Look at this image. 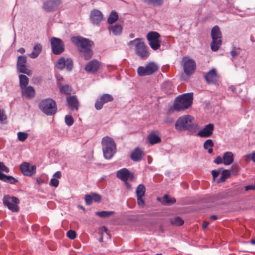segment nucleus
Segmentation results:
<instances>
[{
  "mask_svg": "<svg viewBox=\"0 0 255 255\" xmlns=\"http://www.w3.org/2000/svg\"><path fill=\"white\" fill-rule=\"evenodd\" d=\"M72 42L77 47L80 55L85 60H88L93 55V51L92 47L94 45V42L80 36H74L71 38Z\"/></svg>",
  "mask_w": 255,
  "mask_h": 255,
  "instance_id": "1",
  "label": "nucleus"
},
{
  "mask_svg": "<svg viewBox=\"0 0 255 255\" xmlns=\"http://www.w3.org/2000/svg\"><path fill=\"white\" fill-rule=\"evenodd\" d=\"M193 99L192 93H186L179 96L176 98L173 106L170 107L169 111L170 112L174 110L179 112L186 110L191 106Z\"/></svg>",
  "mask_w": 255,
  "mask_h": 255,
  "instance_id": "2",
  "label": "nucleus"
},
{
  "mask_svg": "<svg viewBox=\"0 0 255 255\" xmlns=\"http://www.w3.org/2000/svg\"><path fill=\"white\" fill-rule=\"evenodd\" d=\"M196 128V125L194 123V118L189 115L178 118L175 124V129L180 131L183 130L191 131Z\"/></svg>",
  "mask_w": 255,
  "mask_h": 255,
  "instance_id": "3",
  "label": "nucleus"
},
{
  "mask_svg": "<svg viewBox=\"0 0 255 255\" xmlns=\"http://www.w3.org/2000/svg\"><path fill=\"white\" fill-rule=\"evenodd\" d=\"M102 145L104 157L107 159H111L117 151L116 144L113 139L108 136L103 137Z\"/></svg>",
  "mask_w": 255,
  "mask_h": 255,
  "instance_id": "4",
  "label": "nucleus"
},
{
  "mask_svg": "<svg viewBox=\"0 0 255 255\" xmlns=\"http://www.w3.org/2000/svg\"><path fill=\"white\" fill-rule=\"evenodd\" d=\"M133 44L135 46V52L137 56L143 59H146L149 56L150 53L148 47L144 42L140 41L139 38H135L128 43L129 47H131Z\"/></svg>",
  "mask_w": 255,
  "mask_h": 255,
  "instance_id": "5",
  "label": "nucleus"
},
{
  "mask_svg": "<svg viewBox=\"0 0 255 255\" xmlns=\"http://www.w3.org/2000/svg\"><path fill=\"white\" fill-rule=\"evenodd\" d=\"M39 107L42 112L48 116L54 115L57 112L56 103L51 99H46L40 101Z\"/></svg>",
  "mask_w": 255,
  "mask_h": 255,
  "instance_id": "6",
  "label": "nucleus"
},
{
  "mask_svg": "<svg viewBox=\"0 0 255 255\" xmlns=\"http://www.w3.org/2000/svg\"><path fill=\"white\" fill-rule=\"evenodd\" d=\"M212 41L211 43V49L213 51H217L222 44V35L218 26H214L211 30Z\"/></svg>",
  "mask_w": 255,
  "mask_h": 255,
  "instance_id": "7",
  "label": "nucleus"
},
{
  "mask_svg": "<svg viewBox=\"0 0 255 255\" xmlns=\"http://www.w3.org/2000/svg\"><path fill=\"white\" fill-rule=\"evenodd\" d=\"M159 69V66L155 62L147 63L145 67L139 66L137 69V72L139 76H148L156 72Z\"/></svg>",
  "mask_w": 255,
  "mask_h": 255,
  "instance_id": "8",
  "label": "nucleus"
},
{
  "mask_svg": "<svg viewBox=\"0 0 255 255\" xmlns=\"http://www.w3.org/2000/svg\"><path fill=\"white\" fill-rule=\"evenodd\" d=\"M3 204L7 206V208L13 212H16L19 210L18 204L19 200L18 198L9 195H4L2 200Z\"/></svg>",
  "mask_w": 255,
  "mask_h": 255,
  "instance_id": "9",
  "label": "nucleus"
},
{
  "mask_svg": "<svg viewBox=\"0 0 255 255\" xmlns=\"http://www.w3.org/2000/svg\"><path fill=\"white\" fill-rule=\"evenodd\" d=\"M160 35L157 32L150 31L146 35L148 44L154 50L158 49L160 47L161 41L159 40Z\"/></svg>",
  "mask_w": 255,
  "mask_h": 255,
  "instance_id": "10",
  "label": "nucleus"
},
{
  "mask_svg": "<svg viewBox=\"0 0 255 255\" xmlns=\"http://www.w3.org/2000/svg\"><path fill=\"white\" fill-rule=\"evenodd\" d=\"M183 70L185 73L190 76L195 71L196 65L195 61L187 57H184L182 59Z\"/></svg>",
  "mask_w": 255,
  "mask_h": 255,
  "instance_id": "11",
  "label": "nucleus"
},
{
  "mask_svg": "<svg viewBox=\"0 0 255 255\" xmlns=\"http://www.w3.org/2000/svg\"><path fill=\"white\" fill-rule=\"evenodd\" d=\"M27 57L21 55L17 57L16 63L17 70L19 73L25 74L28 76L32 75V71L26 67Z\"/></svg>",
  "mask_w": 255,
  "mask_h": 255,
  "instance_id": "12",
  "label": "nucleus"
},
{
  "mask_svg": "<svg viewBox=\"0 0 255 255\" xmlns=\"http://www.w3.org/2000/svg\"><path fill=\"white\" fill-rule=\"evenodd\" d=\"M52 52L55 55H59L64 50L62 41L58 38L53 37L50 39Z\"/></svg>",
  "mask_w": 255,
  "mask_h": 255,
  "instance_id": "13",
  "label": "nucleus"
},
{
  "mask_svg": "<svg viewBox=\"0 0 255 255\" xmlns=\"http://www.w3.org/2000/svg\"><path fill=\"white\" fill-rule=\"evenodd\" d=\"M61 3V0H45L43 3L42 8L47 12H53L57 9Z\"/></svg>",
  "mask_w": 255,
  "mask_h": 255,
  "instance_id": "14",
  "label": "nucleus"
},
{
  "mask_svg": "<svg viewBox=\"0 0 255 255\" xmlns=\"http://www.w3.org/2000/svg\"><path fill=\"white\" fill-rule=\"evenodd\" d=\"M56 66L59 70H61L66 68L67 71H70L73 67V61L71 58L66 59L64 57H62L58 60Z\"/></svg>",
  "mask_w": 255,
  "mask_h": 255,
  "instance_id": "15",
  "label": "nucleus"
},
{
  "mask_svg": "<svg viewBox=\"0 0 255 255\" xmlns=\"http://www.w3.org/2000/svg\"><path fill=\"white\" fill-rule=\"evenodd\" d=\"M114 98L111 95L109 94H103L100 97V99L96 101L95 107L96 110H100L102 109L104 104L112 102Z\"/></svg>",
  "mask_w": 255,
  "mask_h": 255,
  "instance_id": "16",
  "label": "nucleus"
},
{
  "mask_svg": "<svg viewBox=\"0 0 255 255\" xmlns=\"http://www.w3.org/2000/svg\"><path fill=\"white\" fill-rule=\"evenodd\" d=\"M20 170L25 176H31L36 172V166L30 165L27 162H24L20 165Z\"/></svg>",
  "mask_w": 255,
  "mask_h": 255,
  "instance_id": "17",
  "label": "nucleus"
},
{
  "mask_svg": "<svg viewBox=\"0 0 255 255\" xmlns=\"http://www.w3.org/2000/svg\"><path fill=\"white\" fill-rule=\"evenodd\" d=\"M101 68V63L98 60L94 59L87 63L84 69L88 72L95 73Z\"/></svg>",
  "mask_w": 255,
  "mask_h": 255,
  "instance_id": "18",
  "label": "nucleus"
},
{
  "mask_svg": "<svg viewBox=\"0 0 255 255\" xmlns=\"http://www.w3.org/2000/svg\"><path fill=\"white\" fill-rule=\"evenodd\" d=\"M145 188L143 184H139L136 189V195L137 196V202L139 206L143 207L144 201L142 197L144 196Z\"/></svg>",
  "mask_w": 255,
  "mask_h": 255,
  "instance_id": "19",
  "label": "nucleus"
},
{
  "mask_svg": "<svg viewBox=\"0 0 255 255\" xmlns=\"http://www.w3.org/2000/svg\"><path fill=\"white\" fill-rule=\"evenodd\" d=\"M214 129V125L209 124L198 132L197 135L201 137H209L213 134Z\"/></svg>",
  "mask_w": 255,
  "mask_h": 255,
  "instance_id": "20",
  "label": "nucleus"
},
{
  "mask_svg": "<svg viewBox=\"0 0 255 255\" xmlns=\"http://www.w3.org/2000/svg\"><path fill=\"white\" fill-rule=\"evenodd\" d=\"M104 16L99 10L94 9L90 12V19L94 24L98 25L103 19Z\"/></svg>",
  "mask_w": 255,
  "mask_h": 255,
  "instance_id": "21",
  "label": "nucleus"
},
{
  "mask_svg": "<svg viewBox=\"0 0 255 255\" xmlns=\"http://www.w3.org/2000/svg\"><path fill=\"white\" fill-rule=\"evenodd\" d=\"M117 176L119 179L123 181L126 184H128V180L129 177L130 178L133 177V175L130 174L129 171L126 168H123L119 170L117 172Z\"/></svg>",
  "mask_w": 255,
  "mask_h": 255,
  "instance_id": "22",
  "label": "nucleus"
},
{
  "mask_svg": "<svg viewBox=\"0 0 255 255\" xmlns=\"http://www.w3.org/2000/svg\"><path fill=\"white\" fill-rule=\"evenodd\" d=\"M68 107L72 111H78L79 103L76 96H69L66 98Z\"/></svg>",
  "mask_w": 255,
  "mask_h": 255,
  "instance_id": "23",
  "label": "nucleus"
},
{
  "mask_svg": "<svg viewBox=\"0 0 255 255\" xmlns=\"http://www.w3.org/2000/svg\"><path fill=\"white\" fill-rule=\"evenodd\" d=\"M205 79L209 84L215 83L218 79V76L215 69L209 71L205 75Z\"/></svg>",
  "mask_w": 255,
  "mask_h": 255,
  "instance_id": "24",
  "label": "nucleus"
},
{
  "mask_svg": "<svg viewBox=\"0 0 255 255\" xmlns=\"http://www.w3.org/2000/svg\"><path fill=\"white\" fill-rule=\"evenodd\" d=\"M21 90L23 97L27 99H31L34 97L35 90L32 86H26Z\"/></svg>",
  "mask_w": 255,
  "mask_h": 255,
  "instance_id": "25",
  "label": "nucleus"
},
{
  "mask_svg": "<svg viewBox=\"0 0 255 255\" xmlns=\"http://www.w3.org/2000/svg\"><path fill=\"white\" fill-rule=\"evenodd\" d=\"M143 155V151L140 148L137 147L132 152L130 158L134 161H139L142 159Z\"/></svg>",
  "mask_w": 255,
  "mask_h": 255,
  "instance_id": "26",
  "label": "nucleus"
},
{
  "mask_svg": "<svg viewBox=\"0 0 255 255\" xmlns=\"http://www.w3.org/2000/svg\"><path fill=\"white\" fill-rule=\"evenodd\" d=\"M223 164L226 165H231L234 161V155L231 151L224 153L223 156Z\"/></svg>",
  "mask_w": 255,
  "mask_h": 255,
  "instance_id": "27",
  "label": "nucleus"
},
{
  "mask_svg": "<svg viewBox=\"0 0 255 255\" xmlns=\"http://www.w3.org/2000/svg\"><path fill=\"white\" fill-rule=\"evenodd\" d=\"M41 50L42 45L39 43H37L34 46L32 52L29 54L28 56L31 58H35L39 55Z\"/></svg>",
  "mask_w": 255,
  "mask_h": 255,
  "instance_id": "28",
  "label": "nucleus"
},
{
  "mask_svg": "<svg viewBox=\"0 0 255 255\" xmlns=\"http://www.w3.org/2000/svg\"><path fill=\"white\" fill-rule=\"evenodd\" d=\"M0 180L5 182H8L10 184H15L18 180L13 177L10 175H6L0 172Z\"/></svg>",
  "mask_w": 255,
  "mask_h": 255,
  "instance_id": "29",
  "label": "nucleus"
},
{
  "mask_svg": "<svg viewBox=\"0 0 255 255\" xmlns=\"http://www.w3.org/2000/svg\"><path fill=\"white\" fill-rule=\"evenodd\" d=\"M231 176V171L230 170H224L222 173L221 176L217 180L218 183L224 182Z\"/></svg>",
  "mask_w": 255,
  "mask_h": 255,
  "instance_id": "30",
  "label": "nucleus"
},
{
  "mask_svg": "<svg viewBox=\"0 0 255 255\" xmlns=\"http://www.w3.org/2000/svg\"><path fill=\"white\" fill-rule=\"evenodd\" d=\"M149 143L151 144L159 143L161 141L160 138L153 133H150L147 137Z\"/></svg>",
  "mask_w": 255,
  "mask_h": 255,
  "instance_id": "31",
  "label": "nucleus"
},
{
  "mask_svg": "<svg viewBox=\"0 0 255 255\" xmlns=\"http://www.w3.org/2000/svg\"><path fill=\"white\" fill-rule=\"evenodd\" d=\"M19 79L20 89H23L27 86L29 82V79L25 75H20L19 76Z\"/></svg>",
  "mask_w": 255,
  "mask_h": 255,
  "instance_id": "32",
  "label": "nucleus"
},
{
  "mask_svg": "<svg viewBox=\"0 0 255 255\" xmlns=\"http://www.w3.org/2000/svg\"><path fill=\"white\" fill-rule=\"evenodd\" d=\"M58 87L61 93L66 95H70L72 92V88L68 85L62 86L58 83Z\"/></svg>",
  "mask_w": 255,
  "mask_h": 255,
  "instance_id": "33",
  "label": "nucleus"
},
{
  "mask_svg": "<svg viewBox=\"0 0 255 255\" xmlns=\"http://www.w3.org/2000/svg\"><path fill=\"white\" fill-rule=\"evenodd\" d=\"M170 223L175 226H179L184 224V221L179 217H175L170 219Z\"/></svg>",
  "mask_w": 255,
  "mask_h": 255,
  "instance_id": "34",
  "label": "nucleus"
},
{
  "mask_svg": "<svg viewBox=\"0 0 255 255\" xmlns=\"http://www.w3.org/2000/svg\"><path fill=\"white\" fill-rule=\"evenodd\" d=\"M109 30L113 32L115 35H119L121 33L122 31V27L121 24H116L114 26H112L109 28Z\"/></svg>",
  "mask_w": 255,
  "mask_h": 255,
  "instance_id": "35",
  "label": "nucleus"
},
{
  "mask_svg": "<svg viewBox=\"0 0 255 255\" xmlns=\"http://www.w3.org/2000/svg\"><path fill=\"white\" fill-rule=\"evenodd\" d=\"M143 1L147 4L153 6H161L163 3L162 0H143Z\"/></svg>",
  "mask_w": 255,
  "mask_h": 255,
  "instance_id": "36",
  "label": "nucleus"
},
{
  "mask_svg": "<svg viewBox=\"0 0 255 255\" xmlns=\"http://www.w3.org/2000/svg\"><path fill=\"white\" fill-rule=\"evenodd\" d=\"M119 16L116 11H113L108 18L109 23L112 24L116 22L118 19Z\"/></svg>",
  "mask_w": 255,
  "mask_h": 255,
  "instance_id": "37",
  "label": "nucleus"
},
{
  "mask_svg": "<svg viewBox=\"0 0 255 255\" xmlns=\"http://www.w3.org/2000/svg\"><path fill=\"white\" fill-rule=\"evenodd\" d=\"M163 199L164 202V205H170L176 202V199L174 198H170L167 194L164 195Z\"/></svg>",
  "mask_w": 255,
  "mask_h": 255,
  "instance_id": "38",
  "label": "nucleus"
},
{
  "mask_svg": "<svg viewBox=\"0 0 255 255\" xmlns=\"http://www.w3.org/2000/svg\"><path fill=\"white\" fill-rule=\"evenodd\" d=\"M114 212L113 211H101V212H97L96 213V215H98L101 217H107L111 216L113 214Z\"/></svg>",
  "mask_w": 255,
  "mask_h": 255,
  "instance_id": "39",
  "label": "nucleus"
},
{
  "mask_svg": "<svg viewBox=\"0 0 255 255\" xmlns=\"http://www.w3.org/2000/svg\"><path fill=\"white\" fill-rule=\"evenodd\" d=\"M28 137V134L24 132L19 131L17 133V138L20 141H25Z\"/></svg>",
  "mask_w": 255,
  "mask_h": 255,
  "instance_id": "40",
  "label": "nucleus"
},
{
  "mask_svg": "<svg viewBox=\"0 0 255 255\" xmlns=\"http://www.w3.org/2000/svg\"><path fill=\"white\" fill-rule=\"evenodd\" d=\"M65 121L66 125L68 126H71L74 123L73 118L71 116L66 115L65 117Z\"/></svg>",
  "mask_w": 255,
  "mask_h": 255,
  "instance_id": "41",
  "label": "nucleus"
},
{
  "mask_svg": "<svg viewBox=\"0 0 255 255\" xmlns=\"http://www.w3.org/2000/svg\"><path fill=\"white\" fill-rule=\"evenodd\" d=\"M204 148L207 149L209 147H213L214 146V143L212 139H209L205 141L203 145Z\"/></svg>",
  "mask_w": 255,
  "mask_h": 255,
  "instance_id": "42",
  "label": "nucleus"
},
{
  "mask_svg": "<svg viewBox=\"0 0 255 255\" xmlns=\"http://www.w3.org/2000/svg\"><path fill=\"white\" fill-rule=\"evenodd\" d=\"M67 236L71 240H74L76 237V233L75 231L69 230L67 232Z\"/></svg>",
  "mask_w": 255,
  "mask_h": 255,
  "instance_id": "43",
  "label": "nucleus"
},
{
  "mask_svg": "<svg viewBox=\"0 0 255 255\" xmlns=\"http://www.w3.org/2000/svg\"><path fill=\"white\" fill-rule=\"evenodd\" d=\"M239 49L237 48L236 47H233L231 51L232 59H234L236 56H237L239 54Z\"/></svg>",
  "mask_w": 255,
  "mask_h": 255,
  "instance_id": "44",
  "label": "nucleus"
},
{
  "mask_svg": "<svg viewBox=\"0 0 255 255\" xmlns=\"http://www.w3.org/2000/svg\"><path fill=\"white\" fill-rule=\"evenodd\" d=\"M92 200L95 202H99L101 200V196L98 193H92Z\"/></svg>",
  "mask_w": 255,
  "mask_h": 255,
  "instance_id": "45",
  "label": "nucleus"
},
{
  "mask_svg": "<svg viewBox=\"0 0 255 255\" xmlns=\"http://www.w3.org/2000/svg\"><path fill=\"white\" fill-rule=\"evenodd\" d=\"M85 203L87 205H90L92 203V196L91 195L87 194L85 196Z\"/></svg>",
  "mask_w": 255,
  "mask_h": 255,
  "instance_id": "46",
  "label": "nucleus"
},
{
  "mask_svg": "<svg viewBox=\"0 0 255 255\" xmlns=\"http://www.w3.org/2000/svg\"><path fill=\"white\" fill-rule=\"evenodd\" d=\"M59 185V180L55 178H52L50 180V185L54 187H57Z\"/></svg>",
  "mask_w": 255,
  "mask_h": 255,
  "instance_id": "47",
  "label": "nucleus"
},
{
  "mask_svg": "<svg viewBox=\"0 0 255 255\" xmlns=\"http://www.w3.org/2000/svg\"><path fill=\"white\" fill-rule=\"evenodd\" d=\"M221 169L213 170L212 171L211 174H212V175L213 177V181H215L216 178H217L218 176V175L221 173Z\"/></svg>",
  "mask_w": 255,
  "mask_h": 255,
  "instance_id": "48",
  "label": "nucleus"
},
{
  "mask_svg": "<svg viewBox=\"0 0 255 255\" xmlns=\"http://www.w3.org/2000/svg\"><path fill=\"white\" fill-rule=\"evenodd\" d=\"M0 170L2 171L8 173L9 172L8 168L3 163L0 161Z\"/></svg>",
  "mask_w": 255,
  "mask_h": 255,
  "instance_id": "49",
  "label": "nucleus"
},
{
  "mask_svg": "<svg viewBox=\"0 0 255 255\" xmlns=\"http://www.w3.org/2000/svg\"><path fill=\"white\" fill-rule=\"evenodd\" d=\"M214 162L217 164L223 163V158L220 156H218L214 160Z\"/></svg>",
  "mask_w": 255,
  "mask_h": 255,
  "instance_id": "50",
  "label": "nucleus"
},
{
  "mask_svg": "<svg viewBox=\"0 0 255 255\" xmlns=\"http://www.w3.org/2000/svg\"><path fill=\"white\" fill-rule=\"evenodd\" d=\"M101 231H104V232H105L106 233V234L109 237V238H110V233L108 231V229H107V228H106L105 226H103L102 227V228H101Z\"/></svg>",
  "mask_w": 255,
  "mask_h": 255,
  "instance_id": "51",
  "label": "nucleus"
},
{
  "mask_svg": "<svg viewBox=\"0 0 255 255\" xmlns=\"http://www.w3.org/2000/svg\"><path fill=\"white\" fill-rule=\"evenodd\" d=\"M53 177H54V178L57 179L58 180V179H60L61 177V172L57 171L53 175Z\"/></svg>",
  "mask_w": 255,
  "mask_h": 255,
  "instance_id": "52",
  "label": "nucleus"
},
{
  "mask_svg": "<svg viewBox=\"0 0 255 255\" xmlns=\"http://www.w3.org/2000/svg\"><path fill=\"white\" fill-rule=\"evenodd\" d=\"M239 168V166L237 163H234L232 166V169L230 170L231 172H233V170H238Z\"/></svg>",
  "mask_w": 255,
  "mask_h": 255,
  "instance_id": "53",
  "label": "nucleus"
},
{
  "mask_svg": "<svg viewBox=\"0 0 255 255\" xmlns=\"http://www.w3.org/2000/svg\"><path fill=\"white\" fill-rule=\"evenodd\" d=\"M5 119H6V117L4 115L3 111H1L0 110V121H4Z\"/></svg>",
  "mask_w": 255,
  "mask_h": 255,
  "instance_id": "54",
  "label": "nucleus"
},
{
  "mask_svg": "<svg viewBox=\"0 0 255 255\" xmlns=\"http://www.w3.org/2000/svg\"><path fill=\"white\" fill-rule=\"evenodd\" d=\"M245 189L246 191H248L249 190H255V185H251L246 186L245 187Z\"/></svg>",
  "mask_w": 255,
  "mask_h": 255,
  "instance_id": "55",
  "label": "nucleus"
},
{
  "mask_svg": "<svg viewBox=\"0 0 255 255\" xmlns=\"http://www.w3.org/2000/svg\"><path fill=\"white\" fill-rule=\"evenodd\" d=\"M209 225V223L207 222H204L202 224V228L204 230L206 229Z\"/></svg>",
  "mask_w": 255,
  "mask_h": 255,
  "instance_id": "56",
  "label": "nucleus"
},
{
  "mask_svg": "<svg viewBox=\"0 0 255 255\" xmlns=\"http://www.w3.org/2000/svg\"><path fill=\"white\" fill-rule=\"evenodd\" d=\"M17 51L21 54H23L25 50L24 48L21 47L17 50Z\"/></svg>",
  "mask_w": 255,
  "mask_h": 255,
  "instance_id": "57",
  "label": "nucleus"
},
{
  "mask_svg": "<svg viewBox=\"0 0 255 255\" xmlns=\"http://www.w3.org/2000/svg\"><path fill=\"white\" fill-rule=\"evenodd\" d=\"M210 219L213 221H215L218 219V217L216 215H212L210 216Z\"/></svg>",
  "mask_w": 255,
  "mask_h": 255,
  "instance_id": "58",
  "label": "nucleus"
},
{
  "mask_svg": "<svg viewBox=\"0 0 255 255\" xmlns=\"http://www.w3.org/2000/svg\"><path fill=\"white\" fill-rule=\"evenodd\" d=\"M166 123H172L173 122L172 119H170L169 117H167L165 120Z\"/></svg>",
  "mask_w": 255,
  "mask_h": 255,
  "instance_id": "59",
  "label": "nucleus"
},
{
  "mask_svg": "<svg viewBox=\"0 0 255 255\" xmlns=\"http://www.w3.org/2000/svg\"><path fill=\"white\" fill-rule=\"evenodd\" d=\"M99 241L101 243L103 242V233L101 234V236H100V238Z\"/></svg>",
  "mask_w": 255,
  "mask_h": 255,
  "instance_id": "60",
  "label": "nucleus"
},
{
  "mask_svg": "<svg viewBox=\"0 0 255 255\" xmlns=\"http://www.w3.org/2000/svg\"><path fill=\"white\" fill-rule=\"evenodd\" d=\"M252 160L255 162V152L252 155Z\"/></svg>",
  "mask_w": 255,
  "mask_h": 255,
  "instance_id": "61",
  "label": "nucleus"
},
{
  "mask_svg": "<svg viewBox=\"0 0 255 255\" xmlns=\"http://www.w3.org/2000/svg\"><path fill=\"white\" fill-rule=\"evenodd\" d=\"M208 149V151L209 153H212L213 152V149L212 147H210Z\"/></svg>",
  "mask_w": 255,
  "mask_h": 255,
  "instance_id": "62",
  "label": "nucleus"
},
{
  "mask_svg": "<svg viewBox=\"0 0 255 255\" xmlns=\"http://www.w3.org/2000/svg\"><path fill=\"white\" fill-rule=\"evenodd\" d=\"M250 242L252 244L255 245V239H252L250 240Z\"/></svg>",
  "mask_w": 255,
  "mask_h": 255,
  "instance_id": "63",
  "label": "nucleus"
},
{
  "mask_svg": "<svg viewBox=\"0 0 255 255\" xmlns=\"http://www.w3.org/2000/svg\"><path fill=\"white\" fill-rule=\"evenodd\" d=\"M61 80V81H63V77H60L59 78V79H58V83H59L60 81Z\"/></svg>",
  "mask_w": 255,
  "mask_h": 255,
  "instance_id": "64",
  "label": "nucleus"
}]
</instances>
